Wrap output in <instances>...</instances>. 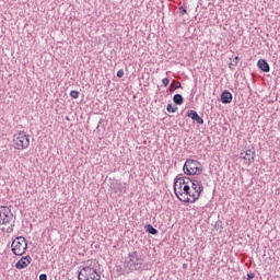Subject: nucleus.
Wrapping results in <instances>:
<instances>
[{
  "instance_id": "f03ea898",
  "label": "nucleus",
  "mask_w": 280,
  "mask_h": 280,
  "mask_svg": "<svg viewBox=\"0 0 280 280\" xmlns=\"http://www.w3.org/2000/svg\"><path fill=\"white\" fill-rule=\"evenodd\" d=\"M175 196L180 200V202L185 203H194L196 200H199L200 197L196 194L190 186H183L182 190H174Z\"/></svg>"
},
{
  "instance_id": "4be33fe9",
  "label": "nucleus",
  "mask_w": 280,
  "mask_h": 280,
  "mask_svg": "<svg viewBox=\"0 0 280 280\" xmlns=\"http://www.w3.org/2000/svg\"><path fill=\"white\" fill-rule=\"evenodd\" d=\"M22 259L26 261L28 265L32 264V256L30 255L23 256Z\"/></svg>"
},
{
  "instance_id": "cd10ccee",
  "label": "nucleus",
  "mask_w": 280,
  "mask_h": 280,
  "mask_svg": "<svg viewBox=\"0 0 280 280\" xmlns=\"http://www.w3.org/2000/svg\"><path fill=\"white\" fill-rule=\"evenodd\" d=\"M174 89H175V90H176V89H183V84H182L180 82H177V84L175 85Z\"/></svg>"
},
{
  "instance_id": "423d86ee",
  "label": "nucleus",
  "mask_w": 280,
  "mask_h": 280,
  "mask_svg": "<svg viewBox=\"0 0 280 280\" xmlns=\"http://www.w3.org/2000/svg\"><path fill=\"white\" fill-rule=\"evenodd\" d=\"M179 183V190L183 191V187H190V184L194 183V177H183L177 175L174 179V191H176V187H178Z\"/></svg>"
},
{
  "instance_id": "c85d7f7f",
  "label": "nucleus",
  "mask_w": 280,
  "mask_h": 280,
  "mask_svg": "<svg viewBox=\"0 0 280 280\" xmlns=\"http://www.w3.org/2000/svg\"><path fill=\"white\" fill-rule=\"evenodd\" d=\"M178 189H180V183H177L176 191H178Z\"/></svg>"
},
{
  "instance_id": "5701e85b",
  "label": "nucleus",
  "mask_w": 280,
  "mask_h": 280,
  "mask_svg": "<svg viewBox=\"0 0 280 280\" xmlns=\"http://www.w3.org/2000/svg\"><path fill=\"white\" fill-rule=\"evenodd\" d=\"M178 10L182 16H185V14H187V9H185L184 7H179Z\"/></svg>"
},
{
  "instance_id": "c9c22d12",
  "label": "nucleus",
  "mask_w": 280,
  "mask_h": 280,
  "mask_svg": "<svg viewBox=\"0 0 280 280\" xmlns=\"http://www.w3.org/2000/svg\"><path fill=\"white\" fill-rule=\"evenodd\" d=\"M66 119H68V120H69V116H67V117H66Z\"/></svg>"
},
{
  "instance_id": "7ed1b4c3",
  "label": "nucleus",
  "mask_w": 280,
  "mask_h": 280,
  "mask_svg": "<svg viewBox=\"0 0 280 280\" xmlns=\"http://www.w3.org/2000/svg\"><path fill=\"white\" fill-rule=\"evenodd\" d=\"M183 172L186 176H200L202 174V164L198 160H186Z\"/></svg>"
},
{
  "instance_id": "7c9ffc66",
  "label": "nucleus",
  "mask_w": 280,
  "mask_h": 280,
  "mask_svg": "<svg viewBox=\"0 0 280 280\" xmlns=\"http://www.w3.org/2000/svg\"><path fill=\"white\" fill-rule=\"evenodd\" d=\"M187 268H188L187 264H184V265H183V269H184V270H187Z\"/></svg>"
},
{
  "instance_id": "aec40b11",
  "label": "nucleus",
  "mask_w": 280,
  "mask_h": 280,
  "mask_svg": "<svg viewBox=\"0 0 280 280\" xmlns=\"http://www.w3.org/2000/svg\"><path fill=\"white\" fill-rule=\"evenodd\" d=\"M70 96L72 97V100H78L80 97V92L72 90L70 92Z\"/></svg>"
},
{
  "instance_id": "9b49d317",
  "label": "nucleus",
  "mask_w": 280,
  "mask_h": 280,
  "mask_svg": "<svg viewBox=\"0 0 280 280\" xmlns=\"http://www.w3.org/2000/svg\"><path fill=\"white\" fill-rule=\"evenodd\" d=\"M187 117H190V119H192V121H196L197 124H199V126H202V124H205V119H202V117H200V115H198V112L190 109L187 112Z\"/></svg>"
},
{
  "instance_id": "f3484780",
  "label": "nucleus",
  "mask_w": 280,
  "mask_h": 280,
  "mask_svg": "<svg viewBox=\"0 0 280 280\" xmlns=\"http://www.w3.org/2000/svg\"><path fill=\"white\" fill-rule=\"evenodd\" d=\"M28 266L30 265L23 258L18 260L16 264H15L16 270H24V268H27Z\"/></svg>"
},
{
  "instance_id": "9d476101",
  "label": "nucleus",
  "mask_w": 280,
  "mask_h": 280,
  "mask_svg": "<svg viewBox=\"0 0 280 280\" xmlns=\"http://www.w3.org/2000/svg\"><path fill=\"white\" fill-rule=\"evenodd\" d=\"M93 267L91 265H88L85 267H80L79 268V273H78V280L86 279L88 277L91 276L93 272Z\"/></svg>"
},
{
  "instance_id": "bb28decb",
  "label": "nucleus",
  "mask_w": 280,
  "mask_h": 280,
  "mask_svg": "<svg viewBox=\"0 0 280 280\" xmlns=\"http://www.w3.org/2000/svg\"><path fill=\"white\" fill-rule=\"evenodd\" d=\"M39 280H47V273L39 275Z\"/></svg>"
},
{
  "instance_id": "0eeeda50",
  "label": "nucleus",
  "mask_w": 280,
  "mask_h": 280,
  "mask_svg": "<svg viewBox=\"0 0 280 280\" xmlns=\"http://www.w3.org/2000/svg\"><path fill=\"white\" fill-rule=\"evenodd\" d=\"M2 218L0 219V224H10L14 214H12V210L8 208V206H1Z\"/></svg>"
},
{
  "instance_id": "f257e3e1",
  "label": "nucleus",
  "mask_w": 280,
  "mask_h": 280,
  "mask_svg": "<svg viewBox=\"0 0 280 280\" xmlns=\"http://www.w3.org/2000/svg\"><path fill=\"white\" fill-rule=\"evenodd\" d=\"M127 272H137L143 268V258L139 252H130L124 262Z\"/></svg>"
},
{
  "instance_id": "6e6552de",
  "label": "nucleus",
  "mask_w": 280,
  "mask_h": 280,
  "mask_svg": "<svg viewBox=\"0 0 280 280\" xmlns=\"http://www.w3.org/2000/svg\"><path fill=\"white\" fill-rule=\"evenodd\" d=\"M190 189L200 197V194L205 191V186H202V180L200 177H192Z\"/></svg>"
},
{
  "instance_id": "473e14b6",
  "label": "nucleus",
  "mask_w": 280,
  "mask_h": 280,
  "mask_svg": "<svg viewBox=\"0 0 280 280\" xmlns=\"http://www.w3.org/2000/svg\"><path fill=\"white\" fill-rule=\"evenodd\" d=\"M1 218H2V211H1V207H0V220H1Z\"/></svg>"
},
{
  "instance_id": "f8f14e48",
  "label": "nucleus",
  "mask_w": 280,
  "mask_h": 280,
  "mask_svg": "<svg viewBox=\"0 0 280 280\" xmlns=\"http://www.w3.org/2000/svg\"><path fill=\"white\" fill-rule=\"evenodd\" d=\"M258 69L262 71L264 73H270V65L266 59H259L257 62Z\"/></svg>"
},
{
  "instance_id": "ddd939ff",
  "label": "nucleus",
  "mask_w": 280,
  "mask_h": 280,
  "mask_svg": "<svg viewBox=\"0 0 280 280\" xmlns=\"http://www.w3.org/2000/svg\"><path fill=\"white\" fill-rule=\"evenodd\" d=\"M112 189L114 194H126V186L119 182H114L112 184Z\"/></svg>"
},
{
  "instance_id": "a211bd4d",
  "label": "nucleus",
  "mask_w": 280,
  "mask_h": 280,
  "mask_svg": "<svg viewBox=\"0 0 280 280\" xmlns=\"http://www.w3.org/2000/svg\"><path fill=\"white\" fill-rule=\"evenodd\" d=\"M90 280H102V276L97 272V269H92V273H90Z\"/></svg>"
},
{
  "instance_id": "39448f33",
  "label": "nucleus",
  "mask_w": 280,
  "mask_h": 280,
  "mask_svg": "<svg viewBox=\"0 0 280 280\" xmlns=\"http://www.w3.org/2000/svg\"><path fill=\"white\" fill-rule=\"evenodd\" d=\"M13 148L15 150H27L30 148V136L21 131L13 136Z\"/></svg>"
},
{
  "instance_id": "4468645a",
  "label": "nucleus",
  "mask_w": 280,
  "mask_h": 280,
  "mask_svg": "<svg viewBox=\"0 0 280 280\" xmlns=\"http://www.w3.org/2000/svg\"><path fill=\"white\" fill-rule=\"evenodd\" d=\"M221 102L222 104H231V102H233V94L228 90L223 91L221 93Z\"/></svg>"
},
{
  "instance_id": "b1692460",
  "label": "nucleus",
  "mask_w": 280,
  "mask_h": 280,
  "mask_svg": "<svg viewBox=\"0 0 280 280\" xmlns=\"http://www.w3.org/2000/svg\"><path fill=\"white\" fill-rule=\"evenodd\" d=\"M246 279H247V280H253V279H255V272L247 273V275H246Z\"/></svg>"
},
{
  "instance_id": "393cba45",
  "label": "nucleus",
  "mask_w": 280,
  "mask_h": 280,
  "mask_svg": "<svg viewBox=\"0 0 280 280\" xmlns=\"http://www.w3.org/2000/svg\"><path fill=\"white\" fill-rule=\"evenodd\" d=\"M162 84H163L164 86H167V85L170 84V79H168V78H164V79L162 80Z\"/></svg>"
},
{
  "instance_id": "2eb2a0df",
  "label": "nucleus",
  "mask_w": 280,
  "mask_h": 280,
  "mask_svg": "<svg viewBox=\"0 0 280 280\" xmlns=\"http://www.w3.org/2000/svg\"><path fill=\"white\" fill-rule=\"evenodd\" d=\"M173 102L174 104H176L177 106H183V104L185 103V98L183 97V95L180 94H175L173 96Z\"/></svg>"
},
{
  "instance_id": "20e7f679",
  "label": "nucleus",
  "mask_w": 280,
  "mask_h": 280,
  "mask_svg": "<svg viewBox=\"0 0 280 280\" xmlns=\"http://www.w3.org/2000/svg\"><path fill=\"white\" fill-rule=\"evenodd\" d=\"M11 250L13 255L18 257H23L27 252V238L24 236H18L12 241Z\"/></svg>"
},
{
  "instance_id": "f704fd0d",
  "label": "nucleus",
  "mask_w": 280,
  "mask_h": 280,
  "mask_svg": "<svg viewBox=\"0 0 280 280\" xmlns=\"http://www.w3.org/2000/svg\"><path fill=\"white\" fill-rule=\"evenodd\" d=\"M171 93H174V90H171Z\"/></svg>"
},
{
  "instance_id": "2f4dec72",
  "label": "nucleus",
  "mask_w": 280,
  "mask_h": 280,
  "mask_svg": "<svg viewBox=\"0 0 280 280\" xmlns=\"http://www.w3.org/2000/svg\"><path fill=\"white\" fill-rule=\"evenodd\" d=\"M82 280H91V276H88V278H83Z\"/></svg>"
},
{
  "instance_id": "72a5a7b5",
  "label": "nucleus",
  "mask_w": 280,
  "mask_h": 280,
  "mask_svg": "<svg viewBox=\"0 0 280 280\" xmlns=\"http://www.w3.org/2000/svg\"><path fill=\"white\" fill-rule=\"evenodd\" d=\"M96 130H100V125H97Z\"/></svg>"
},
{
  "instance_id": "dca6fc26",
  "label": "nucleus",
  "mask_w": 280,
  "mask_h": 280,
  "mask_svg": "<svg viewBox=\"0 0 280 280\" xmlns=\"http://www.w3.org/2000/svg\"><path fill=\"white\" fill-rule=\"evenodd\" d=\"M144 230L147 233H149L150 235H159V230H156L152 224H147L144 226Z\"/></svg>"
},
{
  "instance_id": "6ab92c4d",
  "label": "nucleus",
  "mask_w": 280,
  "mask_h": 280,
  "mask_svg": "<svg viewBox=\"0 0 280 280\" xmlns=\"http://www.w3.org/2000/svg\"><path fill=\"white\" fill-rule=\"evenodd\" d=\"M166 110H167V113H176V112L178 110V107H177V106H174V105H172V104H168V105L166 106Z\"/></svg>"
},
{
  "instance_id": "412c9836",
  "label": "nucleus",
  "mask_w": 280,
  "mask_h": 280,
  "mask_svg": "<svg viewBox=\"0 0 280 280\" xmlns=\"http://www.w3.org/2000/svg\"><path fill=\"white\" fill-rule=\"evenodd\" d=\"M240 60V57H234V59L232 60V62H230V69H233V67H237V62Z\"/></svg>"
},
{
  "instance_id": "1a4fd4ad",
  "label": "nucleus",
  "mask_w": 280,
  "mask_h": 280,
  "mask_svg": "<svg viewBox=\"0 0 280 280\" xmlns=\"http://www.w3.org/2000/svg\"><path fill=\"white\" fill-rule=\"evenodd\" d=\"M240 156L248 163H253L255 161V147H245V151L241 152Z\"/></svg>"
},
{
  "instance_id": "a878e982",
  "label": "nucleus",
  "mask_w": 280,
  "mask_h": 280,
  "mask_svg": "<svg viewBox=\"0 0 280 280\" xmlns=\"http://www.w3.org/2000/svg\"><path fill=\"white\" fill-rule=\"evenodd\" d=\"M117 78H124V69L117 71Z\"/></svg>"
},
{
  "instance_id": "c756f323",
  "label": "nucleus",
  "mask_w": 280,
  "mask_h": 280,
  "mask_svg": "<svg viewBox=\"0 0 280 280\" xmlns=\"http://www.w3.org/2000/svg\"><path fill=\"white\" fill-rule=\"evenodd\" d=\"M220 224H222V221L217 222L215 228L218 229V226H220Z\"/></svg>"
},
{
  "instance_id": "e433bc0d",
  "label": "nucleus",
  "mask_w": 280,
  "mask_h": 280,
  "mask_svg": "<svg viewBox=\"0 0 280 280\" xmlns=\"http://www.w3.org/2000/svg\"><path fill=\"white\" fill-rule=\"evenodd\" d=\"M100 124H102V120H100Z\"/></svg>"
}]
</instances>
